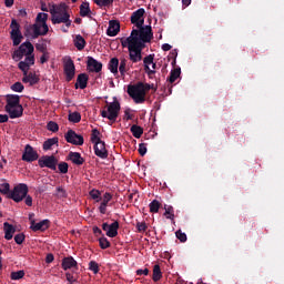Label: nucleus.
I'll return each mask as SVG.
<instances>
[{
    "label": "nucleus",
    "mask_w": 284,
    "mask_h": 284,
    "mask_svg": "<svg viewBox=\"0 0 284 284\" xmlns=\"http://www.w3.org/2000/svg\"><path fill=\"white\" fill-rule=\"evenodd\" d=\"M49 12L51 14V22L53 24L64 23V27L69 29L72 24L70 19V7L65 3L53 4L49 7Z\"/></svg>",
    "instance_id": "nucleus-1"
},
{
    "label": "nucleus",
    "mask_w": 284,
    "mask_h": 284,
    "mask_svg": "<svg viewBox=\"0 0 284 284\" xmlns=\"http://www.w3.org/2000/svg\"><path fill=\"white\" fill-rule=\"evenodd\" d=\"M138 30H132L129 39L133 42H138L141 47L145 48V43L150 42L153 39V32L151 26H141L136 27Z\"/></svg>",
    "instance_id": "nucleus-2"
},
{
    "label": "nucleus",
    "mask_w": 284,
    "mask_h": 284,
    "mask_svg": "<svg viewBox=\"0 0 284 284\" xmlns=\"http://www.w3.org/2000/svg\"><path fill=\"white\" fill-rule=\"evenodd\" d=\"M151 90V85L144 82H136L134 85H129L128 93L136 104L144 103L146 93Z\"/></svg>",
    "instance_id": "nucleus-3"
},
{
    "label": "nucleus",
    "mask_w": 284,
    "mask_h": 284,
    "mask_svg": "<svg viewBox=\"0 0 284 284\" xmlns=\"http://www.w3.org/2000/svg\"><path fill=\"white\" fill-rule=\"evenodd\" d=\"M121 45L129 48V60L132 63H139L142 60V50L144 47L140 42H135L128 37L126 39H121Z\"/></svg>",
    "instance_id": "nucleus-4"
},
{
    "label": "nucleus",
    "mask_w": 284,
    "mask_h": 284,
    "mask_svg": "<svg viewBox=\"0 0 284 284\" xmlns=\"http://www.w3.org/2000/svg\"><path fill=\"white\" fill-rule=\"evenodd\" d=\"M4 109L11 119L23 116V105L20 104V97L17 94L7 95V104Z\"/></svg>",
    "instance_id": "nucleus-5"
},
{
    "label": "nucleus",
    "mask_w": 284,
    "mask_h": 284,
    "mask_svg": "<svg viewBox=\"0 0 284 284\" xmlns=\"http://www.w3.org/2000/svg\"><path fill=\"white\" fill-rule=\"evenodd\" d=\"M120 110H121V104L118 101L116 97H113V102L104 106L103 111H101V116L114 123L116 122Z\"/></svg>",
    "instance_id": "nucleus-6"
},
{
    "label": "nucleus",
    "mask_w": 284,
    "mask_h": 284,
    "mask_svg": "<svg viewBox=\"0 0 284 284\" xmlns=\"http://www.w3.org/2000/svg\"><path fill=\"white\" fill-rule=\"evenodd\" d=\"M28 193H29V186L24 183H20L13 187L11 193H9L8 199H11L14 202L19 203L23 201L24 197H27Z\"/></svg>",
    "instance_id": "nucleus-7"
},
{
    "label": "nucleus",
    "mask_w": 284,
    "mask_h": 284,
    "mask_svg": "<svg viewBox=\"0 0 284 284\" xmlns=\"http://www.w3.org/2000/svg\"><path fill=\"white\" fill-rule=\"evenodd\" d=\"M10 28H11V40L13 42V47H18L23 40V34L20 30L21 26L16 21V19H12Z\"/></svg>",
    "instance_id": "nucleus-8"
},
{
    "label": "nucleus",
    "mask_w": 284,
    "mask_h": 284,
    "mask_svg": "<svg viewBox=\"0 0 284 284\" xmlns=\"http://www.w3.org/2000/svg\"><path fill=\"white\" fill-rule=\"evenodd\" d=\"M58 163L59 160L54 155H45L38 161L40 168H49L51 171H57Z\"/></svg>",
    "instance_id": "nucleus-9"
},
{
    "label": "nucleus",
    "mask_w": 284,
    "mask_h": 284,
    "mask_svg": "<svg viewBox=\"0 0 284 284\" xmlns=\"http://www.w3.org/2000/svg\"><path fill=\"white\" fill-rule=\"evenodd\" d=\"M64 139L67 141V143L73 144V145H83L84 144V138L81 134H78L75 131L73 130H69L65 134H64Z\"/></svg>",
    "instance_id": "nucleus-10"
},
{
    "label": "nucleus",
    "mask_w": 284,
    "mask_h": 284,
    "mask_svg": "<svg viewBox=\"0 0 284 284\" xmlns=\"http://www.w3.org/2000/svg\"><path fill=\"white\" fill-rule=\"evenodd\" d=\"M64 75L67 82H71L72 79L75 77V64L71 58H68L64 61Z\"/></svg>",
    "instance_id": "nucleus-11"
},
{
    "label": "nucleus",
    "mask_w": 284,
    "mask_h": 284,
    "mask_svg": "<svg viewBox=\"0 0 284 284\" xmlns=\"http://www.w3.org/2000/svg\"><path fill=\"white\" fill-rule=\"evenodd\" d=\"M144 14H145L144 8L136 9L135 12H133L130 18L131 23L135 24L136 28L143 27L145 22Z\"/></svg>",
    "instance_id": "nucleus-12"
},
{
    "label": "nucleus",
    "mask_w": 284,
    "mask_h": 284,
    "mask_svg": "<svg viewBox=\"0 0 284 284\" xmlns=\"http://www.w3.org/2000/svg\"><path fill=\"white\" fill-rule=\"evenodd\" d=\"M38 159H39V153L32 146H30V144H27L22 155V161L27 163H32L38 161Z\"/></svg>",
    "instance_id": "nucleus-13"
},
{
    "label": "nucleus",
    "mask_w": 284,
    "mask_h": 284,
    "mask_svg": "<svg viewBox=\"0 0 284 284\" xmlns=\"http://www.w3.org/2000/svg\"><path fill=\"white\" fill-rule=\"evenodd\" d=\"M119 227H120V224L118 221L113 222L112 224H109V223L102 224V229L105 231V235L112 239L116 237Z\"/></svg>",
    "instance_id": "nucleus-14"
},
{
    "label": "nucleus",
    "mask_w": 284,
    "mask_h": 284,
    "mask_svg": "<svg viewBox=\"0 0 284 284\" xmlns=\"http://www.w3.org/2000/svg\"><path fill=\"white\" fill-rule=\"evenodd\" d=\"M94 154L99 156L100 159H108L109 158V151L105 148V142L100 141L97 144H94Z\"/></svg>",
    "instance_id": "nucleus-15"
},
{
    "label": "nucleus",
    "mask_w": 284,
    "mask_h": 284,
    "mask_svg": "<svg viewBox=\"0 0 284 284\" xmlns=\"http://www.w3.org/2000/svg\"><path fill=\"white\" fill-rule=\"evenodd\" d=\"M89 81V75L88 73H80L77 78V82L74 84L75 90H85Z\"/></svg>",
    "instance_id": "nucleus-16"
},
{
    "label": "nucleus",
    "mask_w": 284,
    "mask_h": 284,
    "mask_svg": "<svg viewBox=\"0 0 284 284\" xmlns=\"http://www.w3.org/2000/svg\"><path fill=\"white\" fill-rule=\"evenodd\" d=\"M88 67L91 72L95 73H100L102 70V63L95 60L94 58H91V55H89L88 58Z\"/></svg>",
    "instance_id": "nucleus-17"
},
{
    "label": "nucleus",
    "mask_w": 284,
    "mask_h": 284,
    "mask_svg": "<svg viewBox=\"0 0 284 284\" xmlns=\"http://www.w3.org/2000/svg\"><path fill=\"white\" fill-rule=\"evenodd\" d=\"M69 161L73 164L81 166L85 163V159L81 156L80 152H69Z\"/></svg>",
    "instance_id": "nucleus-18"
},
{
    "label": "nucleus",
    "mask_w": 284,
    "mask_h": 284,
    "mask_svg": "<svg viewBox=\"0 0 284 284\" xmlns=\"http://www.w3.org/2000/svg\"><path fill=\"white\" fill-rule=\"evenodd\" d=\"M144 71L148 73V75L151 78V75L155 74V70H151L150 65L153 64L154 61V54H148L144 58Z\"/></svg>",
    "instance_id": "nucleus-19"
},
{
    "label": "nucleus",
    "mask_w": 284,
    "mask_h": 284,
    "mask_svg": "<svg viewBox=\"0 0 284 284\" xmlns=\"http://www.w3.org/2000/svg\"><path fill=\"white\" fill-rule=\"evenodd\" d=\"M120 32V23L115 20L109 22V28L106 30L108 37H116Z\"/></svg>",
    "instance_id": "nucleus-20"
},
{
    "label": "nucleus",
    "mask_w": 284,
    "mask_h": 284,
    "mask_svg": "<svg viewBox=\"0 0 284 284\" xmlns=\"http://www.w3.org/2000/svg\"><path fill=\"white\" fill-rule=\"evenodd\" d=\"M40 81L36 72H27V75L22 78L23 83H29L30 85H36Z\"/></svg>",
    "instance_id": "nucleus-21"
},
{
    "label": "nucleus",
    "mask_w": 284,
    "mask_h": 284,
    "mask_svg": "<svg viewBox=\"0 0 284 284\" xmlns=\"http://www.w3.org/2000/svg\"><path fill=\"white\" fill-rule=\"evenodd\" d=\"M112 197L113 196L111 193H108V192L104 193L103 201L101 202V204L99 206L100 214H102V215L106 214V207H108L110 201L112 200Z\"/></svg>",
    "instance_id": "nucleus-22"
},
{
    "label": "nucleus",
    "mask_w": 284,
    "mask_h": 284,
    "mask_svg": "<svg viewBox=\"0 0 284 284\" xmlns=\"http://www.w3.org/2000/svg\"><path fill=\"white\" fill-rule=\"evenodd\" d=\"M50 226L49 220H42L39 223H36L34 221H31V229L33 231H45Z\"/></svg>",
    "instance_id": "nucleus-23"
},
{
    "label": "nucleus",
    "mask_w": 284,
    "mask_h": 284,
    "mask_svg": "<svg viewBox=\"0 0 284 284\" xmlns=\"http://www.w3.org/2000/svg\"><path fill=\"white\" fill-rule=\"evenodd\" d=\"M78 266V261L72 256L64 257L62 260V267L64 271L71 270L72 267Z\"/></svg>",
    "instance_id": "nucleus-24"
},
{
    "label": "nucleus",
    "mask_w": 284,
    "mask_h": 284,
    "mask_svg": "<svg viewBox=\"0 0 284 284\" xmlns=\"http://www.w3.org/2000/svg\"><path fill=\"white\" fill-rule=\"evenodd\" d=\"M48 32H44V28L41 23H33V34L32 39H38L39 37H45Z\"/></svg>",
    "instance_id": "nucleus-25"
},
{
    "label": "nucleus",
    "mask_w": 284,
    "mask_h": 284,
    "mask_svg": "<svg viewBox=\"0 0 284 284\" xmlns=\"http://www.w3.org/2000/svg\"><path fill=\"white\" fill-rule=\"evenodd\" d=\"M47 20H48L47 13H38V16L36 18V22L40 23L42 26L43 33L49 32V27L47 24Z\"/></svg>",
    "instance_id": "nucleus-26"
},
{
    "label": "nucleus",
    "mask_w": 284,
    "mask_h": 284,
    "mask_svg": "<svg viewBox=\"0 0 284 284\" xmlns=\"http://www.w3.org/2000/svg\"><path fill=\"white\" fill-rule=\"evenodd\" d=\"M3 230H4V239L12 240L13 234L16 233L14 226H12V224H10L8 222H4L3 223Z\"/></svg>",
    "instance_id": "nucleus-27"
},
{
    "label": "nucleus",
    "mask_w": 284,
    "mask_h": 284,
    "mask_svg": "<svg viewBox=\"0 0 284 284\" xmlns=\"http://www.w3.org/2000/svg\"><path fill=\"white\" fill-rule=\"evenodd\" d=\"M73 43L79 51L83 50L87 45L85 39L81 34L74 37Z\"/></svg>",
    "instance_id": "nucleus-28"
},
{
    "label": "nucleus",
    "mask_w": 284,
    "mask_h": 284,
    "mask_svg": "<svg viewBox=\"0 0 284 284\" xmlns=\"http://www.w3.org/2000/svg\"><path fill=\"white\" fill-rule=\"evenodd\" d=\"M54 145L59 146V138L48 139L43 142L42 149L47 152L48 150H51Z\"/></svg>",
    "instance_id": "nucleus-29"
},
{
    "label": "nucleus",
    "mask_w": 284,
    "mask_h": 284,
    "mask_svg": "<svg viewBox=\"0 0 284 284\" xmlns=\"http://www.w3.org/2000/svg\"><path fill=\"white\" fill-rule=\"evenodd\" d=\"M108 68H109L111 73L116 75L119 73V59L118 58L111 59L109 61Z\"/></svg>",
    "instance_id": "nucleus-30"
},
{
    "label": "nucleus",
    "mask_w": 284,
    "mask_h": 284,
    "mask_svg": "<svg viewBox=\"0 0 284 284\" xmlns=\"http://www.w3.org/2000/svg\"><path fill=\"white\" fill-rule=\"evenodd\" d=\"M163 278V273L161 270V266L159 264L153 266V274H152V281L159 282Z\"/></svg>",
    "instance_id": "nucleus-31"
},
{
    "label": "nucleus",
    "mask_w": 284,
    "mask_h": 284,
    "mask_svg": "<svg viewBox=\"0 0 284 284\" xmlns=\"http://www.w3.org/2000/svg\"><path fill=\"white\" fill-rule=\"evenodd\" d=\"M130 67L128 65V60L125 58L120 59L119 71L121 77H125V73L129 72Z\"/></svg>",
    "instance_id": "nucleus-32"
},
{
    "label": "nucleus",
    "mask_w": 284,
    "mask_h": 284,
    "mask_svg": "<svg viewBox=\"0 0 284 284\" xmlns=\"http://www.w3.org/2000/svg\"><path fill=\"white\" fill-rule=\"evenodd\" d=\"M180 77H181V68H176V69L171 70L170 77L166 79V81L172 84Z\"/></svg>",
    "instance_id": "nucleus-33"
},
{
    "label": "nucleus",
    "mask_w": 284,
    "mask_h": 284,
    "mask_svg": "<svg viewBox=\"0 0 284 284\" xmlns=\"http://www.w3.org/2000/svg\"><path fill=\"white\" fill-rule=\"evenodd\" d=\"M130 131L132 133V135L135 138V139H141L142 134H143V129L141 125H138V124H133L131 128H130Z\"/></svg>",
    "instance_id": "nucleus-34"
},
{
    "label": "nucleus",
    "mask_w": 284,
    "mask_h": 284,
    "mask_svg": "<svg viewBox=\"0 0 284 284\" xmlns=\"http://www.w3.org/2000/svg\"><path fill=\"white\" fill-rule=\"evenodd\" d=\"M21 45H24L23 47V51H22L23 55H31V54H33L34 47H33V44L30 41L23 42Z\"/></svg>",
    "instance_id": "nucleus-35"
},
{
    "label": "nucleus",
    "mask_w": 284,
    "mask_h": 284,
    "mask_svg": "<svg viewBox=\"0 0 284 284\" xmlns=\"http://www.w3.org/2000/svg\"><path fill=\"white\" fill-rule=\"evenodd\" d=\"M89 13H91L90 3L83 2L82 4H80L81 18H87V16H89Z\"/></svg>",
    "instance_id": "nucleus-36"
},
{
    "label": "nucleus",
    "mask_w": 284,
    "mask_h": 284,
    "mask_svg": "<svg viewBox=\"0 0 284 284\" xmlns=\"http://www.w3.org/2000/svg\"><path fill=\"white\" fill-rule=\"evenodd\" d=\"M100 135H101V132L98 129L92 130L91 138H90L91 143H93L94 145L100 143L101 142Z\"/></svg>",
    "instance_id": "nucleus-37"
},
{
    "label": "nucleus",
    "mask_w": 284,
    "mask_h": 284,
    "mask_svg": "<svg viewBox=\"0 0 284 284\" xmlns=\"http://www.w3.org/2000/svg\"><path fill=\"white\" fill-rule=\"evenodd\" d=\"M26 45L24 44H20L19 45V48H18V50H16L13 53H12V59L13 60H16V61H19V60H21L22 58H23V48H24Z\"/></svg>",
    "instance_id": "nucleus-38"
},
{
    "label": "nucleus",
    "mask_w": 284,
    "mask_h": 284,
    "mask_svg": "<svg viewBox=\"0 0 284 284\" xmlns=\"http://www.w3.org/2000/svg\"><path fill=\"white\" fill-rule=\"evenodd\" d=\"M161 206H162L161 202L156 200L152 201L149 205L151 214H156Z\"/></svg>",
    "instance_id": "nucleus-39"
},
{
    "label": "nucleus",
    "mask_w": 284,
    "mask_h": 284,
    "mask_svg": "<svg viewBox=\"0 0 284 284\" xmlns=\"http://www.w3.org/2000/svg\"><path fill=\"white\" fill-rule=\"evenodd\" d=\"M0 193L8 194V196H9V193H11L10 184L8 182H4V180H0Z\"/></svg>",
    "instance_id": "nucleus-40"
},
{
    "label": "nucleus",
    "mask_w": 284,
    "mask_h": 284,
    "mask_svg": "<svg viewBox=\"0 0 284 284\" xmlns=\"http://www.w3.org/2000/svg\"><path fill=\"white\" fill-rule=\"evenodd\" d=\"M33 36H34V24L24 26V37L33 38Z\"/></svg>",
    "instance_id": "nucleus-41"
},
{
    "label": "nucleus",
    "mask_w": 284,
    "mask_h": 284,
    "mask_svg": "<svg viewBox=\"0 0 284 284\" xmlns=\"http://www.w3.org/2000/svg\"><path fill=\"white\" fill-rule=\"evenodd\" d=\"M24 271L23 270H19V271H13L11 273V280L12 281H19V280H22L23 276H24Z\"/></svg>",
    "instance_id": "nucleus-42"
},
{
    "label": "nucleus",
    "mask_w": 284,
    "mask_h": 284,
    "mask_svg": "<svg viewBox=\"0 0 284 284\" xmlns=\"http://www.w3.org/2000/svg\"><path fill=\"white\" fill-rule=\"evenodd\" d=\"M100 8H109L113 4L114 0H94Z\"/></svg>",
    "instance_id": "nucleus-43"
},
{
    "label": "nucleus",
    "mask_w": 284,
    "mask_h": 284,
    "mask_svg": "<svg viewBox=\"0 0 284 284\" xmlns=\"http://www.w3.org/2000/svg\"><path fill=\"white\" fill-rule=\"evenodd\" d=\"M135 227L138 233H145L149 229L145 222H136Z\"/></svg>",
    "instance_id": "nucleus-44"
},
{
    "label": "nucleus",
    "mask_w": 284,
    "mask_h": 284,
    "mask_svg": "<svg viewBox=\"0 0 284 284\" xmlns=\"http://www.w3.org/2000/svg\"><path fill=\"white\" fill-rule=\"evenodd\" d=\"M89 271L93 272L94 274H98L100 272V266L97 261L89 262Z\"/></svg>",
    "instance_id": "nucleus-45"
},
{
    "label": "nucleus",
    "mask_w": 284,
    "mask_h": 284,
    "mask_svg": "<svg viewBox=\"0 0 284 284\" xmlns=\"http://www.w3.org/2000/svg\"><path fill=\"white\" fill-rule=\"evenodd\" d=\"M18 68L23 72V77L27 75V73L29 72L30 68L29 64L27 63V61H20L18 63Z\"/></svg>",
    "instance_id": "nucleus-46"
},
{
    "label": "nucleus",
    "mask_w": 284,
    "mask_h": 284,
    "mask_svg": "<svg viewBox=\"0 0 284 284\" xmlns=\"http://www.w3.org/2000/svg\"><path fill=\"white\" fill-rule=\"evenodd\" d=\"M99 245H100L101 248L105 250V248H109L111 246V243L106 237L102 236V237L99 239Z\"/></svg>",
    "instance_id": "nucleus-47"
},
{
    "label": "nucleus",
    "mask_w": 284,
    "mask_h": 284,
    "mask_svg": "<svg viewBox=\"0 0 284 284\" xmlns=\"http://www.w3.org/2000/svg\"><path fill=\"white\" fill-rule=\"evenodd\" d=\"M58 170L61 174H67L69 172V164L68 162H60L58 164Z\"/></svg>",
    "instance_id": "nucleus-48"
},
{
    "label": "nucleus",
    "mask_w": 284,
    "mask_h": 284,
    "mask_svg": "<svg viewBox=\"0 0 284 284\" xmlns=\"http://www.w3.org/2000/svg\"><path fill=\"white\" fill-rule=\"evenodd\" d=\"M175 236H176L178 240H180L181 243L187 242V234L182 232L181 230H178L175 232Z\"/></svg>",
    "instance_id": "nucleus-49"
},
{
    "label": "nucleus",
    "mask_w": 284,
    "mask_h": 284,
    "mask_svg": "<svg viewBox=\"0 0 284 284\" xmlns=\"http://www.w3.org/2000/svg\"><path fill=\"white\" fill-rule=\"evenodd\" d=\"M69 121L73 123H79L81 121V114L79 112L70 113Z\"/></svg>",
    "instance_id": "nucleus-50"
},
{
    "label": "nucleus",
    "mask_w": 284,
    "mask_h": 284,
    "mask_svg": "<svg viewBox=\"0 0 284 284\" xmlns=\"http://www.w3.org/2000/svg\"><path fill=\"white\" fill-rule=\"evenodd\" d=\"M11 90H12L13 92H19V93H21V92H23L24 87H23L22 82L17 81V82H14L13 85H11Z\"/></svg>",
    "instance_id": "nucleus-51"
},
{
    "label": "nucleus",
    "mask_w": 284,
    "mask_h": 284,
    "mask_svg": "<svg viewBox=\"0 0 284 284\" xmlns=\"http://www.w3.org/2000/svg\"><path fill=\"white\" fill-rule=\"evenodd\" d=\"M164 216L168 219V220H174V210H173V206H165V213H164Z\"/></svg>",
    "instance_id": "nucleus-52"
},
{
    "label": "nucleus",
    "mask_w": 284,
    "mask_h": 284,
    "mask_svg": "<svg viewBox=\"0 0 284 284\" xmlns=\"http://www.w3.org/2000/svg\"><path fill=\"white\" fill-rule=\"evenodd\" d=\"M57 197L58 199H67L68 193H67L65 189H63L62 186L57 187Z\"/></svg>",
    "instance_id": "nucleus-53"
},
{
    "label": "nucleus",
    "mask_w": 284,
    "mask_h": 284,
    "mask_svg": "<svg viewBox=\"0 0 284 284\" xmlns=\"http://www.w3.org/2000/svg\"><path fill=\"white\" fill-rule=\"evenodd\" d=\"M89 194L90 197L95 200L97 202L101 201V192L97 191L95 189H92V191Z\"/></svg>",
    "instance_id": "nucleus-54"
},
{
    "label": "nucleus",
    "mask_w": 284,
    "mask_h": 284,
    "mask_svg": "<svg viewBox=\"0 0 284 284\" xmlns=\"http://www.w3.org/2000/svg\"><path fill=\"white\" fill-rule=\"evenodd\" d=\"M47 129L51 132H58L59 131V124L54 121H49Z\"/></svg>",
    "instance_id": "nucleus-55"
},
{
    "label": "nucleus",
    "mask_w": 284,
    "mask_h": 284,
    "mask_svg": "<svg viewBox=\"0 0 284 284\" xmlns=\"http://www.w3.org/2000/svg\"><path fill=\"white\" fill-rule=\"evenodd\" d=\"M24 239H26V236H24L23 233H18V234H16V236H14V242H16L18 245H21V244H23Z\"/></svg>",
    "instance_id": "nucleus-56"
},
{
    "label": "nucleus",
    "mask_w": 284,
    "mask_h": 284,
    "mask_svg": "<svg viewBox=\"0 0 284 284\" xmlns=\"http://www.w3.org/2000/svg\"><path fill=\"white\" fill-rule=\"evenodd\" d=\"M26 63L28 65V68L30 69V65H33L34 64V54H27V58H26Z\"/></svg>",
    "instance_id": "nucleus-57"
},
{
    "label": "nucleus",
    "mask_w": 284,
    "mask_h": 284,
    "mask_svg": "<svg viewBox=\"0 0 284 284\" xmlns=\"http://www.w3.org/2000/svg\"><path fill=\"white\" fill-rule=\"evenodd\" d=\"M148 153L146 143H140L139 144V154L141 156H144Z\"/></svg>",
    "instance_id": "nucleus-58"
},
{
    "label": "nucleus",
    "mask_w": 284,
    "mask_h": 284,
    "mask_svg": "<svg viewBox=\"0 0 284 284\" xmlns=\"http://www.w3.org/2000/svg\"><path fill=\"white\" fill-rule=\"evenodd\" d=\"M65 280L69 282V284H73L74 282H78V278L74 277L71 273H65Z\"/></svg>",
    "instance_id": "nucleus-59"
},
{
    "label": "nucleus",
    "mask_w": 284,
    "mask_h": 284,
    "mask_svg": "<svg viewBox=\"0 0 284 284\" xmlns=\"http://www.w3.org/2000/svg\"><path fill=\"white\" fill-rule=\"evenodd\" d=\"M133 118H134V115L131 114V109L130 108L125 109L124 110V120L130 121V120H133Z\"/></svg>",
    "instance_id": "nucleus-60"
},
{
    "label": "nucleus",
    "mask_w": 284,
    "mask_h": 284,
    "mask_svg": "<svg viewBox=\"0 0 284 284\" xmlns=\"http://www.w3.org/2000/svg\"><path fill=\"white\" fill-rule=\"evenodd\" d=\"M135 274L136 275H149V268L145 267V268H139L135 271Z\"/></svg>",
    "instance_id": "nucleus-61"
},
{
    "label": "nucleus",
    "mask_w": 284,
    "mask_h": 284,
    "mask_svg": "<svg viewBox=\"0 0 284 284\" xmlns=\"http://www.w3.org/2000/svg\"><path fill=\"white\" fill-rule=\"evenodd\" d=\"M36 49H37L38 51L45 52V51H47V45L43 44V43H37V44H36Z\"/></svg>",
    "instance_id": "nucleus-62"
},
{
    "label": "nucleus",
    "mask_w": 284,
    "mask_h": 284,
    "mask_svg": "<svg viewBox=\"0 0 284 284\" xmlns=\"http://www.w3.org/2000/svg\"><path fill=\"white\" fill-rule=\"evenodd\" d=\"M24 199H26V205L31 207L33 203L32 196L27 194Z\"/></svg>",
    "instance_id": "nucleus-63"
},
{
    "label": "nucleus",
    "mask_w": 284,
    "mask_h": 284,
    "mask_svg": "<svg viewBox=\"0 0 284 284\" xmlns=\"http://www.w3.org/2000/svg\"><path fill=\"white\" fill-rule=\"evenodd\" d=\"M93 233H94L95 236L103 235L101 229H99L98 226H94V227H93Z\"/></svg>",
    "instance_id": "nucleus-64"
}]
</instances>
